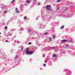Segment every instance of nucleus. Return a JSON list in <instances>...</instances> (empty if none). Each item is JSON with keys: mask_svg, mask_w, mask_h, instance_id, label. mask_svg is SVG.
Returning a JSON list of instances; mask_svg holds the SVG:
<instances>
[{"mask_svg": "<svg viewBox=\"0 0 75 75\" xmlns=\"http://www.w3.org/2000/svg\"><path fill=\"white\" fill-rule=\"evenodd\" d=\"M51 49H55V47H50Z\"/></svg>", "mask_w": 75, "mask_h": 75, "instance_id": "8", "label": "nucleus"}, {"mask_svg": "<svg viewBox=\"0 0 75 75\" xmlns=\"http://www.w3.org/2000/svg\"><path fill=\"white\" fill-rule=\"evenodd\" d=\"M45 63L47 62V61H45Z\"/></svg>", "mask_w": 75, "mask_h": 75, "instance_id": "29", "label": "nucleus"}, {"mask_svg": "<svg viewBox=\"0 0 75 75\" xmlns=\"http://www.w3.org/2000/svg\"><path fill=\"white\" fill-rule=\"evenodd\" d=\"M47 32L45 33H44L45 35H47Z\"/></svg>", "mask_w": 75, "mask_h": 75, "instance_id": "19", "label": "nucleus"}, {"mask_svg": "<svg viewBox=\"0 0 75 75\" xmlns=\"http://www.w3.org/2000/svg\"><path fill=\"white\" fill-rule=\"evenodd\" d=\"M28 44H29V45H30L31 44V42H29L28 43Z\"/></svg>", "mask_w": 75, "mask_h": 75, "instance_id": "16", "label": "nucleus"}, {"mask_svg": "<svg viewBox=\"0 0 75 75\" xmlns=\"http://www.w3.org/2000/svg\"><path fill=\"white\" fill-rule=\"evenodd\" d=\"M52 37L53 39H55V35L54 34L52 35Z\"/></svg>", "mask_w": 75, "mask_h": 75, "instance_id": "5", "label": "nucleus"}, {"mask_svg": "<svg viewBox=\"0 0 75 75\" xmlns=\"http://www.w3.org/2000/svg\"><path fill=\"white\" fill-rule=\"evenodd\" d=\"M58 8L57 9V10H58Z\"/></svg>", "mask_w": 75, "mask_h": 75, "instance_id": "32", "label": "nucleus"}, {"mask_svg": "<svg viewBox=\"0 0 75 75\" xmlns=\"http://www.w3.org/2000/svg\"><path fill=\"white\" fill-rule=\"evenodd\" d=\"M35 0H34V1H35Z\"/></svg>", "mask_w": 75, "mask_h": 75, "instance_id": "34", "label": "nucleus"}, {"mask_svg": "<svg viewBox=\"0 0 75 75\" xmlns=\"http://www.w3.org/2000/svg\"><path fill=\"white\" fill-rule=\"evenodd\" d=\"M15 1V0H13L11 2V3H14Z\"/></svg>", "mask_w": 75, "mask_h": 75, "instance_id": "11", "label": "nucleus"}, {"mask_svg": "<svg viewBox=\"0 0 75 75\" xmlns=\"http://www.w3.org/2000/svg\"><path fill=\"white\" fill-rule=\"evenodd\" d=\"M24 18H25H25H26V17H24Z\"/></svg>", "mask_w": 75, "mask_h": 75, "instance_id": "26", "label": "nucleus"}, {"mask_svg": "<svg viewBox=\"0 0 75 75\" xmlns=\"http://www.w3.org/2000/svg\"><path fill=\"white\" fill-rule=\"evenodd\" d=\"M17 43H19V41H17Z\"/></svg>", "mask_w": 75, "mask_h": 75, "instance_id": "25", "label": "nucleus"}, {"mask_svg": "<svg viewBox=\"0 0 75 75\" xmlns=\"http://www.w3.org/2000/svg\"><path fill=\"white\" fill-rule=\"evenodd\" d=\"M21 50H22V51H23V48H21Z\"/></svg>", "mask_w": 75, "mask_h": 75, "instance_id": "23", "label": "nucleus"}, {"mask_svg": "<svg viewBox=\"0 0 75 75\" xmlns=\"http://www.w3.org/2000/svg\"><path fill=\"white\" fill-rule=\"evenodd\" d=\"M4 13H7V11H4Z\"/></svg>", "mask_w": 75, "mask_h": 75, "instance_id": "22", "label": "nucleus"}, {"mask_svg": "<svg viewBox=\"0 0 75 75\" xmlns=\"http://www.w3.org/2000/svg\"><path fill=\"white\" fill-rule=\"evenodd\" d=\"M26 2L28 3H30V1H26Z\"/></svg>", "mask_w": 75, "mask_h": 75, "instance_id": "13", "label": "nucleus"}, {"mask_svg": "<svg viewBox=\"0 0 75 75\" xmlns=\"http://www.w3.org/2000/svg\"><path fill=\"white\" fill-rule=\"evenodd\" d=\"M67 46H68V45H66V46H65V47H66V48H67Z\"/></svg>", "mask_w": 75, "mask_h": 75, "instance_id": "17", "label": "nucleus"}, {"mask_svg": "<svg viewBox=\"0 0 75 75\" xmlns=\"http://www.w3.org/2000/svg\"><path fill=\"white\" fill-rule=\"evenodd\" d=\"M22 29V28H21V30H22V29Z\"/></svg>", "mask_w": 75, "mask_h": 75, "instance_id": "30", "label": "nucleus"}, {"mask_svg": "<svg viewBox=\"0 0 75 75\" xmlns=\"http://www.w3.org/2000/svg\"><path fill=\"white\" fill-rule=\"evenodd\" d=\"M1 34V33L0 32V35Z\"/></svg>", "mask_w": 75, "mask_h": 75, "instance_id": "31", "label": "nucleus"}, {"mask_svg": "<svg viewBox=\"0 0 75 75\" xmlns=\"http://www.w3.org/2000/svg\"><path fill=\"white\" fill-rule=\"evenodd\" d=\"M6 42H8V41L7 40H6Z\"/></svg>", "mask_w": 75, "mask_h": 75, "instance_id": "27", "label": "nucleus"}, {"mask_svg": "<svg viewBox=\"0 0 75 75\" xmlns=\"http://www.w3.org/2000/svg\"><path fill=\"white\" fill-rule=\"evenodd\" d=\"M40 3H39L38 5H40Z\"/></svg>", "mask_w": 75, "mask_h": 75, "instance_id": "24", "label": "nucleus"}, {"mask_svg": "<svg viewBox=\"0 0 75 75\" xmlns=\"http://www.w3.org/2000/svg\"><path fill=\"white\" fill-rule=\"evenodd\" d=\"M64 28V26H62L61 27V28Z\"/></svg>", "mask_w": 75, "mask_h": 75, "instance_id": "15", "label": "nucleus"}, {"mask_svg": "<svg viewBox=\"0 0 75 75\" xmlns=\"http://www.w3.org/2000/svg\"><path fill=\"white\" fill-rule=\"evenodd\" d=\"M53 57H56V54H53Z\"/></svg>", "mask_w": 75, "mask_h": 75, "instance_id": "12", "label": "nucleus"}, {"mask_svg": "<svg viewBox=\"0 0 75 75\" xmlns=\"http://www.w3.org/2000/svg\"><path fill=\"white\" fill-rule=\"evenodd\" d=\"M26 53L27 54H30V51H26Z\"/></svg>", "mask_w": 75, "mask_h": 75, "instance_id": "6", "label": "nucleus"}, {"mask_svg": "<svg viewBox=\"0 0 75 75\" xmlns=\"http://www.w3.org/2000/svg\"><path fill=\"white\" fill-rule=\"evenodd\" d=\"M33 54V52H31L30 51L29 52V55H31V54Z\"/></svg>", "mask_w": 75, "mask_h": 75, "instance_id": "7", "label": "nucleus"}, {"mask_svg": "<svg viewBox=\"0 0 75 75\" xmlns=\"http://www.w3.org/2000/svg\"><path fill=\"white\" fill-rule=\"evenodd\" d=\"M61 1V0H58L57 1V2H59Z\"/></svg>", "mask_w": 75, "mask_h": 75, "instance_id": "20", "label": "nucleus"}, {"mask_svg": "<svg viewBox=\"0 0 75 75\" xmlns=\"http://www.w3.org/2000/svg\"><path fill=\"white\" fill-rule=\"evenodd\" d=\"M43 56L44 57V56H45V54H43Z\"/></svg>", "mask_w": 75, "mask_h": 75, "instance_id": "28", "label": "nucleus"}, {"mask_svg": "<svg viewBox=\"0 0 75 75\" xmlns=\"http://www.w3.org/2000/svg\"><path fill=\"white\" fill-rule=\"evenodd\" d=\"M5 30H7V26H5Z\"/></svg>", "mask_w": 75, "mask_h": 75, "instance_id": "14", "label": "nucleus"}, {"mask_svg": "<svg viewBox=\"0 0 75 75\" xmlns=\"http://www.w3.org/2000/svg\"><path fill=\"white\" fill-rule=\"evenodd\" d=\"M27 30H28V32H31V31H32V30L30 28L27 29Z\"/></svg>", "mask_w": 75, "mask_h": 75, "instance_id": "3", "label": "nucleus"}, {"mask_svg": "<svg viewBox=\"0 0 75 75\" xmlns=\"http://www.w3.org/2000/svg\"><path fill=\"white\" fill-rule=\"evenodd\" d=\"M43 65H44V67H45L46 66V65H45V64H43Z\"/></svg>", "mask_w": 75, "mask_h": 75, "instance_id": "21", "label": "nucleus"}, {"mask_svg": "<svg viewBox=\"0 0 75 75\" xmlns=\"http://www.w3.org/2000/svg\"><path fill=\"white\" fill-rule=\"evenodd\" d=\"M46 8L47 10L51 11V8L50 7V6L47 5L46 6Z\"/></svg>", "mask_w": 75, "mask_h": 75, "instance_id": "1", "label": "nucleus"}, {"mask_svg": "<svg viewBox=\"0 0 75 75\" xmlns=\"http://www.w3.org/2000/svg\"><path fill=\"white\" fill-rule=\"evenodd\" d=\"M17 58H18V55H16L15 57V59H17Z\"/></svg>", "mask_w": 75, "mask_h": 75, "instance_id": "9", "label": "nucleus"}, {"mask_svg": "<svg viewBox=\"0 0 75 75\" xmlns=\"http://www.w3.org/2000/svg\"><path fill=\"white\" fill-rule=\"evenodd\" d=\"M16 12L17 13H19V11L18 10V9H17V8H16Z\"/></svg>", "mask_w": 75, "mask_h": 75, "instance_id": "2", "label": "nucleus"}, {"mask_svg": "<svg viewBox=\"0 0 75 75\" xmlns=\"http://www.w3.org/2000/svg\"><path fill=\"white\" fill-rule=\"evenodd\" d=\"M49 39L50 40V41L51 42L52 41V38L51 37L49 38Z\"/></svg>", "mask_w": 75, "mask_h": 75, "instance_id": "10", "label": "nucleus"}, {"mask_svg": "<svg viewBox=\"0 0 75 75\" xmlns=\"http://www.w3.org/2000/svg\"><path fill=\"white\" fill-rule=\"evenodd\" d=\"M67 40H63L61 41V43H64V42H67Z\"/></svg>", "mask_w": 75, "mask_h": 75, "instance_id": "4", "label": "nucleus"}, {"mask_svg": "<svg viewBox=\"0 0 75 75\" xmlns=\"http://www.w3.org/2000/svg\"><path fill=\"white\" fill-rule=\"evenodd\" d=\"M0 37H1V36H0Z\"/></svg>", "mask_w": 75, "mask_h": 75, "instance_id": "33", "label": "nucleus"}, {"mask_svg": "<svg viewBox=\"0 0 75 75\" xmlns=\"http://www.w3.org/2000/svg\"><path fill=\"white\" fill-rule=\"evenodd\" d=\"M28 49H27L26 50V52H27V51H28Z\"/></svg>", "mask_w": 75, "mask_h": 75, "instance_id": "18", "label": "nucleus"}]
</instances>
